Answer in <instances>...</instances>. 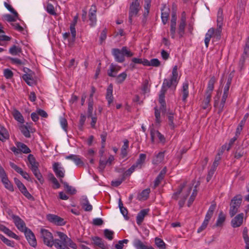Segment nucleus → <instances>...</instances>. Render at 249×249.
I'll list each match as a JSON object with an SVG mask.
<instances>
[{"instance_id":"4d7b16f0","label":"nucleus","mask_w":249,"mask_h":249,"mask_svg":"<svg viewBox=\"0 0 249 249\" xmlns=\"http://www.w3.org/2000/svg\"><path fill=\"white\" fill-rule=\"evenodd\" d=\"M14 181L20 192L26 188L25 185L18 179L15 178Z\"/></svg>"},{"instance_id":"f03ea898","label":"nucleus","mask_w":249,"mask_h":249,"mask_svg":"<svg viewBox=\"0 0 249 249\" xmlns=\"http://www.w3.org/2000/svg\"><path fill=\"white\" fill-rule=\"evenodd\" d=\"M112 54L115 60L119 63H122L125 60V56L130 57L133 55V53L128 50L125 46L123 47L121 50L117 48L113 49Z\"/></svg>"},{"instance_id":"412c9836","label":"nucleus","mask_w":249,"mask_h":249,"mask_svg":"<svg viewBox=\"0 0 249 249\" xmlns=\"http://www.w3.org/2000/svg\"><path fill=\"white\" fill-rule=\"evenodd\" d=\"M161 18L162 20V22H163V24H165L166 22L168 21V17H169V9L168 8H166V5H164L162 8L161 9Z\"/></svg>"},{"instance_id":"0eeeda50","label":"nucleus","mask_w":249,"mask_h":249,"mask_svg":"<svg viewBox=\"0 0 249 249\" xmlns=\"http://www.w3.org/2000/svg\"><path fill=\"white\" fill-rule=\"evenodd\" d=\"M140 0H134L131 3L129 11V22L131 24L132 22V18L137 15L140 8Z\"/></svg>"},{"instance_id":"5701e85b","label":"nucleus","mask_w":249,"mask_h":249,"mask_svg":"<svg viewBox=\"0 0 249 249\" xmlns=\"http://www.w3.org/2000/svg\"><path fill=\"white\" fill-rule=\"evenodd\" d=\"M75 26V25H74V24H71L70 25V29L72 35V38L69 39L68 45L69 47H71L75 40L76 32Z\"/></svg>"},{"instance_id":"680f3d73","label":"nucleus","mask_w":249,"mask_h":249,"mask_svg":"<svg viewBox=\"0 0 249 249\" xmlns=\"http://www.w3.org/2000/svg\"><path fill=\"white\" fill-rule=\"evenodd\" d=\"M4 6L5 7L12 13H13L15 17L17 18L18 17V13L15 10V9L9 4L7 2H4Z\"/></svg>"},{"instance_id":"6ab92c4d","label":"nucleus","mask_w":249,"mask_h":249,"mask_svg":"<svg viewBox=\"0 0 249 249\" xmlns=\"http://www.w3.org/2000/svg\"><path fill=\"white\" fill-rule=\"evenodd\" d=\"M189 84L187 81H185L183 83L182 85V100L184 102H186V99L189 95Z\"/></svg>"},{"instance_id":"cd10ccee","label":"nucleus","mask_w":249,"mask_h":249,"mask_svg":"<svg viewBox=\"0 0 249 249\" xmlns=\"http://www.w3.org/2000/svg\"><path fill=\"white\" fill-rule=\"evenodd\" d=\"M16 144L17 147L19 148L20 153L22 152L25 154H28L31 152L30 148L23 143L21 142H17Z\"/></svg>"},{"instance_id":"8fccbe9b","label":"nucleus","mask_w":249,"mask_h":249,"mask_svg":"<svg viewBox=\"0 0 249 249\" xmlns=\"http://www.w3.org/2000/svg\"><path fill=\"white\" fill-rule=\"evenodd\" d=\"M86 120V117L85 115L81 114L80 117L79 123L78 125V128L80 130H83V126Z\"/></svg>"},{"instance_id":"09e8293b","label":"nucleus","mask_w":249,"mask_h":249,"mask_svg":"<svg viewBox=\"0 0 249 249\" xmlns=\"http://www.w3.org/2000/svg\"><path fill=\"white\" fill-rule=\"evenodd\" d=\"M105 237L109 240H112L113 239L114 232L108 229H105L104 231Z\"/></svg>"},{"instance_id":"864d4df0","label":"nucleus","mask_w":249,"mask_h":249,"mask_svg":"<svg viewBox=\"0 0 249 249\" xmlns=\"http://www.w3.org/2000/svg\"><path fill=\"white\" fill-rule=\"evenodd\" d=\"M93 101H89L88 108V117H92L93 115Z\"/></svg>"},{"instance_id":"3c124183","label":"nucleus","mask_w":249,"mask_h":249,"mask_svg":"<svg viewBox=\"0 0 249 249\" xmlns=\"http://www.w3.org/2000/svg\"><path fill=\"white\" fill-rule=\"evenodd\" d=\"M127 76V74L126 72H124L120 74L116 77V82L118 84L122 83L124 80L126 79Z\"/></svg>"},{"instance_id":"5fc2aeb1","label":"nucleus","mask_w":249,"mask_h":249,"mask_svg":"<svg viewBox=\"0 0 249 249\" xmlns=\"http://www.w3.org/2000/svg\"><path fill=\"white\" fill-rule=\"evenodd\" d=\"M46 11L48 13L52 15H55L56 13L54 10L53 5L50 3H48L46 6Z\"/></svg>"},{"instance_id":"13d9d810","label":"nucleus","mask_w":249,"mask_h":249,"mask_svg":"<svg viewBox=\"0 0 249 249\" xmlns=\"http://www.w3.org/2000/svg\"><path fill=\"white\" fill-rule=\"evenodd\" d=\"M13 72L9 69H5L3 71V75L7 79H11L13 76Z\"/></svg>"},{"instance_id":"79ce46f5","label":"nucleus","mask_w":249,"mask_h":249,"mask_svg":"<svg viewBox=\"0 0 249 249\" xmlns=\"http://www.w3.org/2000/svg\"><path fill=\"white\" fill-rule=\"evenodd\" d=\"M191 190H192V187H190L188 189V190H187L186 194L185 195H183L181 197V198H180L179 201H178V205H179L180 208H182L184 206L185 202L186 201V199L187 197L189 195V194H190Z\"/></svg>"},{"instance_id":"dca6fc26","label":"nucleus","mask_w":249,"mask_h":249,"mask_svg":"<svg viewBox=\"0 0 249 249\" xmlns=\"http://www.w3.org/2000/svg\"><path fill=\"white\" fill-rule=\"evenodd\" d=\"M121 67L113 64H111L107 70V75L110 77H116V74L120 70Z\"/></svg>"},{"instance_id":"4468645a","label":"nucleus","mask_w":249,"mask_h":249,"mask_svg":"<svg viewBox=\"0 0 249 249\" xmlns=\"http://www.w3.org/2000/svg\"><path fill=\"white\" fill-rule=\"evenodd\" d=\"M80 205L82 208L86 212H90L92 210V206L89 203L86 196H82L80 200Z\"/></svg>"},{"instance_id":"c85d7f7f","label":"nucleus","mask_w":249,"mask_h":249,"mask_svg":"<svg viewBox=\"0 0 249 249\" xmlns=\"http://www.w3.org/2000/svg\"><path fill=\"white\" fill-rule=\"evenodd\" d=\"M144 66H153L155 67H159L160 65V62L157 58L151 59L150 61L147 59L144 62Z\"/></svg>"},{"instance_id":"9d476101","label":"nucleus","mask_w":249,"mask_h":249,"mask_svg":"<svg viewBox=\"0 0 249 249\" xmlns=\"http://www.w3.org/2000/svg\"><path fill=\"white\" fill-rule=\"evenodd\" d=\"M26 238L29 244L33 247H36L37 245V242L36 237L32 231L28 229L24 231Z\"/></svg>"},{"instance_id":"4be33fe9","label":"nucleus","mask_w":249,"mask_h":249,"mask_svg":"<svg viewBox=\"0 0 249 249\" xmlns=\"http://www.w3.org/2000/svg\"><path fill=\"white\" fill-rule=\"evenodd\" d=\"M60 181L63 184L65 190L67 193L71 195H74L76 193V190L74 188L69 185L67 182L64 181L62 179H60Z\"/></svg>"},{"instance_id":"6e6552de","label":"nucleus","mask_w":249,"mask_h":249,"mask_svg":"<svg viewBox=\"0 0 249 249\" xmlns=\"http://www.w3.org/2000/svg\"><path fill=\"white\" fill-rule=\"evenodd\" d=\"M11 217L13 220L15 226L18 230L22 232H24L26 230L28 229V228L26 227V224L24 221L18 216L12 214L11 215Z\"/></svg>"},{"instance_id":"bb28decb","label":"nucleus","mask_w":249,"mask_h":249,"mask_svg":"<svg viewBox=\"0 0 249 249\" xmlns=\"http://www.w3.org/2000/svg\"><path fill=\"white\" fill-rule=\"evenodd\" d=\"M214 33V29L213 28H210L205 35L204 42L206 48L209 46V42L211 38L213 36Z\"/></svg>"},{"instance_id":"052dcab7","label":"nucleus","mask_w":249,"mask_h":249,"mask_svg":"<svg viewBox=\"0 0 249 249\" xmlns=\"http://www.w3.org/2000/svg\"><path fill=\"white\" fill-rule=\"evenodd\" d=\"M125 179L124 177L122 175L121 178L112 181L111 185L114 187H117L119 186Z\"/></svg>"},{"instance_id":"774afa93","label":"nucleus","mask_w":249,"mask_h":249,"mask_svg":"<svg viewBox=\"0 0 249 249\" xmlns=\"http://www.w3.org/2000/svg\"><path fill=\"white\" fill-rule=\"evenodd\" d=\"M60 124H61V125L62 128L66 132H67V125H68L67 120L64 118H61L60 119Z\"/></svg>"},{"instance_id":"f704fd0d","label":"nucleus","mask_w":249,"mask_h":249,"mask_svg":"<svg viewBox=\"0 0 249 249\" xmlns=\"http://www.w3.org/2000/svg\"><path fill=\"white\" fill-rule=\"evenodd\" d=\"M134 246L137 249H154L153 247L147 248L139 239H135L134 242Z\"/></svg>"},{"instance_id":"473e14b6","label":"nucleus","mask_w":249,"mask_h":249,"mask_svg":"<svg viewBox=\"0 0 249 249\" xmlns=\"http://www.w3.org/2000/svg\"><path fill=\"white\" fill-rule=\"evenodd\" d=\"M164 152H160L154 157L152 160L154 164H159L161 163L164 159Z\"/></svg>"},{"instance_id":"a19ab883","label":"nucleus","mask_w":249,"mask_h":249,"mask_svg":"<svg viewBox=\"0 0 249 249\" xmlns=\"http://www.w3.org/2000/svg\"><path fill=\"white\" fill-rule=\"evenodd\" d=\"M228 95L229 92H223L221 101L218 107L219 112H221L223 111Z\"/></svg>"},{"instance_id":"58836bf2","label":"nucleus","mask_w":249,"mask_h":249,"mask_svg":"<svg viewBox=\"0 0 249 249\" xmlns=\"http://www.w3.org/2000/svg\"><path fill=\"white\" fill-rule=\"evenodd\" d=\"M29 127L27 128V125L21 124L19 126V129L22 133V134L26 138H30V131L29 130Z\"/></svg>"},{"instance_id":"a878e982","label":"nucleus","mask_w":249,"mask_h":249,"mask_svg":"<svg viewBox=\"0 0 249 249\" xmlns=\"http://www.w3.org/2000/svg\"><path fill=\"white\" fill-rule=\"evenodd\" d=\"M249 54V48L244 47L243 53L240 59L239 65L241 69L244 67L245 60L248 57Z\"/></svg>"},{"instance_id":"4c0bfd02","label":"nucleus","mask_w":249,"mask_h":249,"mask_svg":"<svg viewBox=\"0 0 249 249\" xmlns=\"http://www.w3.org/2000/svg\"><path fill=\"white\" fill-rule=\"evenodd\" d=\"M186 26L185 19L182 18L179 23L178 34L179 37H182L184 34V29Z\"/></svg>"},{"instance_id":"49530a36","label":"nucleus","mask_w":249,"mask_h":249,"mask_svg":"<svg viewBox=\"0 0 249 249\" xmlns=\"http://www.w3.org/2000/svg\"><path fill=\"white\" fill-rule=\"evenodd\" d=\"M0 239L4 244H5L8 246L11 247H13L14 246V242L8 239L1 234H0Z\"/></svg>"},{"instance_id":"7ed1b4c3","label":"nucleus","mask_w":249,"mask_h":249,"mask_svg":"<svg viewBox=\"0 0 249 249\" xmlns=\"http://www.w3.org/2000/svg\"><path fill=\"white\" fill-rule=\"evenodd\" d=\"M28 160L30 164L29 168L31 170L38 180L42 184L44 182V179L38 169L39 165V163L36 161L35 158L32 154H29L28 155Z\"/></svg>"},{"instance_id":"f257e3e1","label":"nucleus","mask_w":249,"mask_h":249,"mask_svg":"<svg viewBox=\"0 0 249 249\" xmlns=\"http://www.w3.org/2000/svg\"><path fill=\"white\" fill-rule=\"evenodd\" d=\"M40 237L44 244L49 247L53 246L56 249H77V245L66 234L61 231H57L59 239H53L52 233L48 230L41 229L40 231Z\"/></svg>"},{"instance_id":"6e6d98bb","label":"nucleus","mask_w":249,"mask_h":249,"mask_svg":"<svg viewBox=\"0 0 249 249\" xmlns=\"http://www.w3.org/2000/svg\"><path fill=\"white\" fill-rule=\"evenodd\" d=\"M168 119L169 121V125L171 129H174L175 127V125L174 123V114L172 112H170L168 115Z\"/></svg>"},{"instance_id":"a18cd8bd","label":"nucleus","mask_w":249,"mask_h":249,"mask_svg":"<svg viewBox=\"0 0 249 249\" xmlns=\"http://www.w3.org/2000/svg\"><path fill=\"white\" fill-rule=\"evenodd\" d=\"M155 240L156 245L160 249H166V245L162 239L156 237Z\"/></svg>"},{"instance_id":"f3484780","label":"nucleus","mask_w":249,"mask_h":249,"mask_svg":"<svg viewBox=\"0 0 249 249\" xmlns=\"http://www.w3.org/2000/svg\"><path fill=\"white\" fill-rule=\"evenodd\" d=\"M149 210L148 209L141 210L137 214L136 217L137 223L140 225L142 222L144 217L147 215Z\"/></svg>"},{"instance_id":"c03bdc74","label":"nucleus","mask_w":249,"mask_h":249,"mask_svg":"<svg viewBox=\"0 0 249 249\" xmlns=\"http://www.w3.org/2000/svg\"><path fill=\"white\" fill-rule=\"evenodd\" d=\"M22 52L21 48L16 45L12 46L9 49V53L12 55H17Z\"/></svg>"},{"instance_id":"2f4dec72","label":"nucleus","mask_w":249,"mask_h":249,"mask_svg":"<svg viewBox=\"0 0 249 249\" xmlns=\"http://www.w3.org/2000/svg\"><path fill=\"white\" fill-rule=\"evenodd\" d=\"M215 82V80L214 77L210 78L208 84L207 89L205 94L212 95V91L214 89V84Z\"/></svg>"},{"instance_id":"423d86ee","label":"nucleus","mask_w":249,"mask_h":249,"mask_svg":"<svg viewBox=\"0 0 249 249\" xmlns=\"http://www.w3.org/2000/svg\"><path fill=\"white\" fill-rule=\"evenodd\" d=\"M215 208H216L215 204H212L210 206L209 210L205 215V219H204V221L203 222L201 226L197 229V231L198 233L201 232L202 231H203L204 230H205L206 228V227L208 224L209 220H210V219L211 218V217H212V216L213 214V212H214V210L215 209Z\"/></svg>"},{"instance_id":"2eb2a0df","label":"nucleus","mask_w":249,"mask_h":249,"mask_svg":"<svg viewBox=\"0 0 249 249\" xmlns=\"http://www.w3.org/2000/svg\"><path fill=\"white\" fill-rule=\"evenodd\" d=\"M92 240L96 246L102 249H109L108 245L100 237L98 236L92 237Z\"/></svg>"},{"instance_id":"9b49d317","label":"nucleus","mask_w":249,"mask_h":249,"mask_svg":"<svg viewBox=\"0 0 249 249\" xmlns=\"http://www.w3.org/2000/svg\"><path fill=\"white\" fill-rule=\"evenodd\" d=\"M53 170L57 178H62L65 176V169L59 162H54L53 166Z\"/></svg>"},{"instance_id":"603ef678","label":"nucleus","mask_w":249,"mask_h":249,"mask_svg":"<svg viewBox=\"0 0 249 249\" xmlns=\"http://www.w3.org/2000/svg\"><path fill=\"white\" fill-rule=\"evenodd\" d=\"M136 168L137 167L135 166V165L133 164L130 168H129L123 173V176L125 178H126V177H129L131 175V174L135 171Z\"/></svg>"},{"instance_id":"7c9ffc66","label":"nucleus","mask_w":249,"mask_h":249,"mask_svg":"<svg viewBox=\"0 0 249 249\" xmlns=\"http://www.w3.org/2000/svg\"><path fill=\"white\" fill-rule=\"evenodd\" d=\"M146 156L145 154H140L139 159L137 160L136 163L134 164L137 168H141L142 165L144 163Z\"/></svg>"},{"instance_id":"ddd939ff","label":"nucleus","mask_w":249,"mask_h":249,"mask_svg":"<svg viewBox=\"0 0 249 249\" xmlns=\"http://www.w3.org/2000/svg\"><path fill=\"white\" fill-rule=\"evenodd\" d=\"M96 7L94 5H92L89 11V19L90 21V25L93 26L96 23Z\"/></svg>"},{"instance_id":"72a5a7b5","label":"nucleus","mask_w":249,"mask_h":249,"mask_svg":"<svg viewBox=\"0 0 249 249\" xmlns=\"http://www.w3.org/2000/svg\"><path fill=\"white\" fill-rule=\"evenodd\" d=\"M23 79L26 82L27 85L32 86L35 84V81L32 76L30 74H24L22 76Z\"/></svg>"},{"instance_id":"20e7f679","label":"nucleus","mask_w":249,"mask_h":249,"mask_svg":"<svg viewBox=\"0 0 249 249\" xmlns=\"http://www.w3.org/2000/svg\"><path fill=\"white\" fill-rule=\"evenodd\" d=\"M178 82V66H175L172 70V75L170 79H164L162 85L161 89H167L172 86H174L176 88Z\"/></svg>"},{"instance_id":"338daca9","label":"nucleus","mask_w":249,"mask_h":249,"mask_svg":"<svg viewBox=\"0 0 249 249\" xmlns=\"http://www.w3.org/2000/svg\"><path fill=\"white\" fill-rule=\"evenodd\" d=\"M150 189H146L143 190L141 193V196L142 198L146 199L149 196V194L150 193Z\"/></svg>"},{"instance_id":"c9c22d12","label":"nucleus","mask_w":249,"mask_h":249,"mask_svg":"<svg viewBox=\"0 0 249 249\" xmlns=\"http://www.w3.org/2000/svg\"><path fill=\"white\" fill-rule=\"evenodd\" d=\"M223 10L221 8H219L217 12V27L222 28L223 26Z\"/></svg>"},{"instance_id":"39448f33","label":"nucleus","mask_w":249,"mask_h":249,"mask_svg":"<svg viewBox=\"0 0 249 249\" xmlns=\"http://www.w3.org/2000/svg\"><path fill=\"white\" fill-rule=\"evenodd\" d=\"M242 202V196L241 195L234 196L231 200L230 204L229 214L233 217L238 212Z\"/></svg>"},{"instance_id":"a211bd4d","label":"nucleus","mask_w":249,"mask_h":249,"mask_svg":"<svg viewBox=\"0 0 249 249\" xmlns=\"http://www.w3.org/2000/svg\"><path fill=\"white\" fill-rule=\"evenodd\" d=\"M65 158L67 160H73L77 166H83L84 164L78 155L71 154L67 156Z\"/></svg>"},{"instance_id":"393cba45","label":"nucleus","mask_w":249,"mask_h":249,"mask_svg":"<svg viewBox=\"0 0 249 249\" xmlns=\"http://www.w3.org/2000/svg\"><path fill=\"white\" fill-rule=\"evenodd\" d=\"M112 92L113 86L111 84H110L107 89L106 94V99L107 100L108 106H110L113 101Z\"/></svg>"},{"instance_id":"bf43d9fd","label":"nucleus","mask_w":249,"mask_h":249,"mask_svg":"<svg viewBox=\"0 0 249 249\" xmlns=\"http://www.w3.org/2000/svg\"><path fill=\"white\" fill-rule=\"evenodd\" d=\"M128 242L127 239H124L123 240H120L118 244H116L115 246L116 249H123L124 247V244H127Z\"/></svg>"},{"instance_id":"b1692460","label":"nucleus","mask_w":249,"mask_h":249,"mask_svg":"<svg viewBox=\"0 0 249 249\" xmlns=\"http://www.w3.org/2000/svg\"><path fill=\"white\" fill-rule=\"evenodd\" d=\"M166 91H167L166 89H161L160 93L159 94V103L161 105V109L163 108V109H164V110H165V108H166V103H165V101L164 100V98H165V93L166 92Z\"/></svg>"},{"instance_id":"ea45409f","label":"nucleus","mask_w":249,"mask_h":249,"mask_svg":"<svg viewBox=\"0 0 249 249\" xmlns=\"http://www.w3.org/2000/svg\"><path fill=\"white\" fill-rule=\"evenodd\" d=\"M118 204L120 210V212L122 213V214L123 215L125 219L127 220L128 219V217L127 216V210L123 206V204L121 198L119 199Z\"/></svg>"},{"instance_id":"69168bd1","label":"nucleus","mask_w":249,"mask_h":249,"mask_svg":"<svg viewBox=\"0 0 249 249\" xmlns=\"http://www.w3.org/2000/svg\"><path fill=\"white\" fill-rule=\"evenodd\" d=\"M10 165L11 168L14 169L17 173H19V174H20L23 171L22 169L20 167H18L13 162H10Z\"/></svg>"},{"instance_id":"0e129e2a","label":"nucleus","mask_w":249,"mask_h":249,"mask_svg":"<svg viewBox=\"0 0 249 249\" xmlns=\"http://www.w3.org/2000/svg\"><path fill=\"white\" fill-rule=\"evenodd\" d=\"M156 132H159V131L155 130L153 128L150 129L151 141L152 143L155 142V139L157 137Z\"/></svg>"},{"instance_id":"e433bc0d","label":"nucleus","mask_w":249,"mask_h":249,"mask_svg":"<svg viewBox=\"0 0 249 249\" xmlns=\"http://www.w3.org/2000/svg\"><path fill=\"white\" fill-rule=\"evenodd\" d=\"M225 215L223 213L222 211L220 212V213H219L218 218L215 223V226L222 227L223 226L224 222L225 221Z\"/></svg>"},{"instance_id":"37998d69","label":"nucleus","mask_w":249,"mask_h":249,"mask_svg":"<svg viewBox=\"0 0 249 249\" xmlns=\"http://www.w3.org/2000/svg\"><path fill=\"white\" fill-rule=\"evenodd\" d=\"M211 96L212 95H210V93H209V94H206V98L203 100L202 105L203 109H206L210 106V103L211 99Z\"/></svg>"},{"instance_id":"aec40b11","label":"nucleus","mask_w":249,"mask_h":249,"mask_svg":"<svg viewBox=\"0 0 249 249\" xmlns=\"http://www.w3.org/2000/svg\"><path fill=\"white\" fill-rule=\"evenodd\" d=\"M0 230L9 237L16 239H18V236L5 226L0 225Z\"/></svg>"},{"instance_id":"1a4fd4ad","label":"nucleus","mask_w":249,"mask_h":249,"mask_svg":"<svg viewBox=\"0 0 249 249\" xmlns=\"http://www.w3.org/2000/svg\"><path fill=\"white\" fill-rule=\"evenodd\" d=\"M47 218L50 222L58 226H63L66 224L63 218L55 214H49L47 215Z\"/></svg>"},{"instance_id":"e2e57ef3","label":"nucleus","mask_w":249,"mask_h":249,"mask_svg":"<svg viewBox=\"0 0 249 249\" xmlns=\"http://www.w3.org/2000/svg\"><path fill=\"white\" fill-rule=\"evenodd\" d=\"M162 174H159L157 177L156 178L155 181H154V188H156L160 183L161 181L163 179V177H162Z\"/></svg>"},{"instance_id":"de8ad7c7","label":"nucleus","mask_w":249,"mask_h":249,"mask_svg":"<svg viewBox=\"0 0 249 249\" xmlns=\"http://www.w3.org/2000/svg\"><path fill=\"white\" fill-rule=\"evenodd\" d=\"M50 180L51 182L53 184V189H58L60 187V185L58 182L57 179L54 177L53 174H51V177L50 178Z\"/></svg>"},{"instance_id":"c756f323","label":"nucleus","mask_w":249,"mask_h":249,"mask_svg":"<svg viewBox=\"0 0 249 249\" xmlns=\"http://www.w3.org/2000/svg\"><path fill=\"white\" fill-rule=\"evenodd\" d=\"M13 116L14 119L18 122L23 124L24 123V119L21 113L17 109H14L13 112Z\"/></svg>"},{"instance_id":"f8f14e48","label":"nucleus","mask_w":249,"mask_h":249,"mask_svg":"<svg viewBox=\"0 0 249 249\" xmlns=\"http://www.w3.org/2000/svg\"><path fill=\"white\" fill-rule=\"evenodd\" d=\"M244 218V213H240L238 214L231 221V226L233 228L240 227L243 223Z\"/></svg>"}]
</instances>
